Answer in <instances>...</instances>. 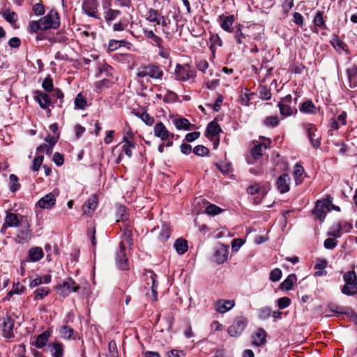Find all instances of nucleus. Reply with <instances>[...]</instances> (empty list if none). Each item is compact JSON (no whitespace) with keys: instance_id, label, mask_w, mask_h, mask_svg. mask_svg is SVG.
Masks as SVG:
<instances>
[{"instance_id":"obj_1","label":"nucleus","mask_w":357,"mask_h":357,"mask_svg":"<svg viewBox=\"0 0 357 357\" xmlns=\"http://www.w3.org/2000/svg\"><path fill=\"white\" fill-rule=\"evenodd\" d=\"M40 20V24H43V31L57 29L61 25L60 15L54 9H51L46 15Z\"/></svg>"},{"instance_id":"obj_2","label":"nucleus","mask_w":357,"mask_h":357,"mask_svg":"<svg viewBox=\"0 0 357 357\" xmlns=\"http://www.w3.org/2000/svg\"><path fill=\"white\" fill-rule=\"evenodd\" d=\"M137 76L140 78L149 77L151 79L161 80L163 76V70L156 65H147L137 70Z\"/></svg>"},{"instance_id":"obj_3","label":"nucleus","mask_w":357,"mask_h":357,"mask_svg":"<svg viewBox=\"0 0 357 357\" xmlns=\"http://www.w3.org/2000/svg\"><path fill=\"white\" fill-rule=\"evenodd\" d=\"M17 227L19 229L17 231L16 237L18 239V242L22 243L28 242L32 237L29 220L25 217H22V222Z\"/></svg>"},{"instance_id":"obj_4","label":"nucleus","mask_w":357,"mask_h":357,"mask_svg":"<svg viewBox=\"0 0 357 357\" xmlns=\"http://www.w3.org/2000/svg\"><path fill=\"white\" fill-rule=\"evenodd\" d=\"M79 289V286L71 278L63 280L56 287V293L63 296H68L71 292H76Z\"/></svg>"},{"instance_id":"obj_5","label":"nucleus","mask_w":357,"mask_h":357,"mask_svg":"<svg viewBox=\"0 0 357 357\" xmlns=\"http://www.w3.org/2000/svg\"><path fill=\"white\" fill-rule=\"evenodd\" d=\"M22 217L20 215L21 219H19V215L17 213L8 212L4 218V222L1 228L0 232L3 235L9 234L7 231L8 227H17L22 222Z\"/></svg>"},{"instance_id":"obj_6","label":"nucleus","mask_w":357,"mask_h":357,"mask_svg":"<svg viewBox=\"0 0 357 357\" xmlns=\"http://www.w3.org/2000/svg\"><path fill=\"white\" fill-rule=\"evenodd\" d=\"M292 102V97L291 95H287L281 98L278 102V106L280 109V113L283 117H288L294 113L297 112L295 107L291 106Z\"/></svg>"},{"instance_id":"obj_7","label":"nucleus","mask_w":357,"mask_h":357,"mask_svg":"<svg viewBox=\"0 0 357 357\" xmlns=\"http://www.w3.org/2000/svg\"><path fill=\"white\" fill-rule=\"evenodd\" d=\"M175 75L177 80L185 82L194 76V71L189 64H177Z\"/></svg>"},{"instance_id":"obj_8","label":"nucleus","mask_w":357,"mask_h":357,"mask_svg":"<svg viewBox=\"0 0 357 357\" xmlns=\"http://www.w3.org/2000/svg\"><path fill=\"white\" fill-rule=\"evenodd\" d=\"M14 324L15 320L9 316L3 317L1 320L0 328L3 337L10 339L15 337L13 333Z\"/></svg>"},{"instance_id":"obj_9","label":"nucleus","mask_w":357,"mask_h":357,"mask_svg":"<svg viewBox=\"0 0 357 357\" xmlns=\"http://www.w3.org/2000/svg\"><path fill=\"white\" fill-rule=\"evenodd\" d=\"M247 325V320L243 317H238L234 321L233 324L229 327L228 333L232 337L240 335Z\"/></svg>"},{"instance_id":"obj_10","label":"nucleus","mask_w":357,"mask_h":357,"mask_svg":"<svg viewBox=\"0 0 357 357\" xmlns=\"http://www.w3.org/2000/svg\"><path fill=\"white\" fill-rule=\"evenodd\" d=\"M304 128L307 132L309 140L314 148H318L320 145L321 135L317 132V129L312 123H306Z\"/></svg>"},{"instance_id":"obj_11","label":"nucleus","mask_w":357,"mask_h":357,"mask_svg":"<svg viewBox=\"0 0 357 357\" xmlns=\"http://www.w3.org/2000/svg\"><path fill=\"white\" fill-rule=\"evenodd\" d=\"M228 254V246L219 243L214 249L213 260L217 264H222L227 261Z\"/></svg>"},{"instance_id":"obj_12","label":"nucleus","mask_w":357,"mask_h":357,"mask_svg":"<svg viewBox=\"0 0 357 357\" xmlns=\"http://www.w3.org/2000/svg\"><path fill=\"white\" fill-rule=\"evenodd\" d=\"M154 135L160 138L162 141L169 139V137L174 139V134L171 133L162 122H158L153 128Z\"/></svg>"},{"instance_id":"obj_13","label":"nucleus","mask_w":357,"mask_h":357,"mask_svg":"<svg viewBox=\"0 0 357 357\" xmlns=\"http://www.w3.org/2000/svg\"><path fill=\"white\" fill-rule=\"evenodd\" d=\"M98 3L97 0H84L82 4V9L89 17L98 18Z\"/></svg>"},{"instance_id":"obj_14","label":"nucleus","mask_w":357,"mask_h":357,"mask_svg":"<svg viewBox=\"0 0 357 357\" xmlns=\"http://www.w3.org/2000/svg\"><path fill=\"white\" fill-rule=\"evenodd\" d=\"M235 304L234 300L220 299L215 303V309L218 313L224 314L231 310Z\"/></svg>"},{"instance_id":"obj_15","label":"nucleus","mask_w":357,"mask_h":357,"mask_svg":"<svg viewBox=\"0 0 357 357\" xmlns=\"http://www.w3.org/2000/svg\"><path fill=\"white\" fill-rule=\"evenodd\" d=\"M328 205L329 201L328 200H319L316 202L314 213L320 220H323L325 218L327 211H329Z\"/></svg>"},{"instance_id":"obj_16","label":"nucleus","mask_w":357,"mask_h":357,"mask_svg":"<svg viewBox=\"0 0 357 357\" xmlns=\"http://www.w3.org/2000/svg\"><path fill=\"white\" fill-rule=\"evenodd\" d=\"M291 178L287 174H283L278 177L276 186L280 193L284 194L289 191Z\"/></svg>"},{"instance_id":"obj_17","label":"nucleus","mask_w":357,"mask_h":357,"mask_svg":"<svg viewBox=\"0 0 357 357\" xmlns=\"http://www.w3.org/2000/svg\"><path fill=\"white\" fill-rule=\"evenodd\" d=\"M98 205V198L97 196L95 195H93L91 197H90L87 201L82 206V209L84 211V213L90 216L91 215L95 209L96 208Z\"/></svg>"},{"instance_id":"obj_18","label":"nucleus","mask_w":357,"mask_h":357,"mask_svg":"<svg viewBox=\"0 0 357 357\" xmlns=\"http://www.w3.org/2000/svg\"><path fill=\"white\" fill-rule=\"evenodd\" d=\"M35 100L43 109L48 108L52 104L50 96L47 93L39 91H36Z\"/></svg>"},{"instance_id":"obj_19","label":"nucleus","mask_w":357,"mask_h":357,"mask_svg":"<svg viewBox=\"0 0 357 357\" xmlns=\"http://www.w3.org/2000/svg\"><path fill=\"white\" fill-rule=\"evenodd\" d=\"M235 21V17L233 15L219 17V22L221 28L227 32L231 33L233 31L232 25Z\"/></svg>"},{"instance_id":"obj_20","label":"nucleus","mask_w":357,"mask_h":357,"mask_svg":"<svg viewBox=\"0 0 357 357\" xmlns=\"http://www.w3.org/2000/svg\"><path fill=\"white\" fill-rule=\"evenodd\" d=\"M56 199L53 193H49L38 200L37 204L42 208L50 209L55 204Z\"/></svg>"},{"instance_id":"obj_21","label":"nucleus","mask_w":357,"mask_h":357,"mask_svg":"<svg viewBox=\"0 0 357 357\" xmlns=\"http://www.w3.org/2000/svg\"><path fill=\"white\" fill-rule=\"evenodd\" d=\"M43 257V250L40 247H33L29 250L26 261L36 262Z\"/></svg>"},{"instance_id":"obj_22","label":"nucleus","mask_w":357,"mask_h":357,"mask_svg":"<svg viewBox=\"0 0 357 357\" xmlns=\"http://www.w3.org/2000/svg\"><path fill=\"white\" fill-rule=\"evenodd\" d=\"M116 262L117 266L122 269L126 270L128 268V259L126 257V249L119 248V250L116 253Z\"/></svg>"},{"instance_id":"obj_23","label":"nucleus","mask_w":357,"mask_h":357,"mask_svg":"<svg viewBox=\"0 0 357 357\" xmlns=\"http://www.w3.org/2000/svg\"><path fill=\"white\" fill-rule=\"evenodd\" d=\"M266 333L262 328H258L252 336V344L256 347L263 345L266 342Z\"/></svg>"},{"instance_id":"obj_24","label":"nucleus","mask_w":357,"mask_h":357,"mask_svg":"<svg viewBox=\"0 0 357 357\" xmlns=\"http://www.w3.org/2000/svg\"><path fill=\"white\" fill-rule=\"evenodd\" d=\"M48 348L52 357H63L64 346L58 342H54L48 344Z\"/></svg>"},{"instance_id":"obj_25","label":"nucleus","mask_w":357,"mask_h":357,"mask_svg":"<svg viewBox=\"0 0 357 357\" xmlns=\"http://www.w3.org/2000/svg\"><path fill=\"white\" fill-rule=\"evenodd\" d=\"M299 110L303 114H314L317 113V108L312 100H307L301 104Z\"/></svg>"},{"instance_id":"obj_26","label":"nucleus","mask_w":357,"mask_h":357,"mask_svg":"<svg viewBox=\"0 0 357 357\" xmlns=\"http://www.w3.org/2000/svg\"><path fill=\"white\" fill-rule=\"evenodd\" d=\"M52 335V331L51 330H47L45 332L42 333L41 334H39L36 337V340L35 342V346L38 349H41L43 347H45L48 342L50 336Z\"/></svg>"},{"instance_id":"obj_27","label":"nucleus","mask_w":357,"mask_h":357,"mask_svg":"<svg viewBox=\"0 0 357 357\" xmlns=\"http://www.w3.org/2000/svg\"><path fill=\"white\" fill-rule=\"evenodd\" d=\"M347 74L350 87L357 86V66L354 65L347 68Z\"/></svg>"},{"instance_id":"obj_28","label":"nucleus","mask_w":357,"mask_h":357,"mask_svg":"<svg viewBox=\"0 0 357 357\" xmlns=\"http://www.w3.org/2000/svg\"><path fill=\"white\" fill-rule=\"evenodd\" d=\"M173 122L177 130H190L192 129V125L185 118L175 119Z\"/></svg>"},{"instance_id":"obj_29","label":"nucleus","mask_w":357,"mask_h":357,"mask_svg":"<svg viewBox=\"0 0 357 357\" xmlns=\"http://www.w3.org/2000/svg\"><path fill=\"white\" fill-rule=\"evenodd\" d=\"M121 144H123L121 153H124L128 158H131L132 155V150L135 148V143L128 141L126 138H123Z\"/></svg>"},{"instance_id":"obj_30","label":"nucleus","mask_w":357,"mask_h":357,"mask_svg":"<svg viewBox=\"0 0 357 357\" xmlns=\"http://www.w3.org/2000/svg\"><path fill=\"white\" fill-rule=\"evenodd\" d=\"M209 42V48L213 53H214L216 51L218 47H221L222 45V39L217 33H211Z\"/></svg>"},{"instance_id":"obj_31","label":"nucleus","mask_w":357,"mask_h":357,"mask_svg":"<svg viewBox=\"0 0 357 357\" xmlns=\"http://www.w3.org/2000/svg\"><path fill=\"white\" fill-rule=\"evenodd\" d=\"M161 13L152 8H149L146 13V20L149 22L155 23L156 24L160 20Z\"/></svg>"},{"instance_id":"obj_32","label":"nucleus","mask_w":357,"mask_h":357,"mask_svg":"<svg viewBox=\"0 0 357 357\" xmlns=\"http://www.w3.org/2000/svg\"><path fill=\"white\" fill-rule=\"evenodd\" d=\"M331 44L337 52L347 51V45L336 35L331 39Z\"/></svg>"},{"instance_id":"obj_33","label":"nucleus","mask_w":357,"mask_h":357,"mask_svg":"<svg viewBox=\"0 0 357 357\" xmlns=\"http://www.w3.org/2000/svg\"><path fill=\"white\" fill-rule=\"evenodd\" d=\"M144 277L148 286H158V282L156 281L157 275L153 271L146 270Z\"/></svg>"},{"instance_id":"obj_34","label":"nucleus","mask_w":357,"mask_h":357,"mask_svg":"<svg viewBox=\"0 0 357 357\" xmlns=\"http://www.w3.org/2000/svg\"><path fill=\"white\" fill-rule=\"evenodd\" d=\"M176 252L179 255H183L188 249V243L182 238L177 239L174 245Z\"/></svg>"},{"instance_id":"obj_35","label":"nucleus","mask_w":357,"mask_h":357,"mask_svg":"<svg viewBox=\"0 0 357 357\" xmlns=\"http://www.w3.org/2000/svg\"><path fill=\"white\" fill-rule=\"evenodd\" d=\"M303 172V167L298 163L296 164L294 168L293 174L296 185H300L303 182L302 175Z\"/></svg>"},{"instance_id":"obj_36","label":"nucleus","mask_w":357,"mask_h":357,"mask_svg":"<svg viewBox=\"0 0 357 357\" xmlns=\"http://www.w3.org/2000/svg\"><path fill=\"white\" fill-rule=\"evenodd\" d=\"M170 234V227L167 224H163L158 236V241L162 243L165 242L169 238Z\"/></svg>"},{"instance_id":"obj_37","label":"nucleus","mask_w":357,"mask_h":357,"mask_svg":"<svg viewBox=\"0 0 357 357\" xmlns=\"http://www.w3.org/2000/svg\"><path fill=\"white\" fill-rule=\"evenodd\" d=\"M143 32L147 38L152 40L153 43L158 47H160L162 45V40L159 36H156L153 31L147 30L144 29Z\"/></svg>"},{"instance_id":"obj_38","label":"nucleus","mask_w":357,"mask_h":357,"mask_svg":"<svg viewBox=\"0 0 357 357\" xmlns=\"http://www.w3.org/2000/svg\"><path fill=\"white\" fill-rule=\"evenodd\" d=\"M266 149V145L261 143L254 146L251 154L255 159H259L263 155L264 151Z\"/></svg>"},{"instance_id":"obj_39","label":"nucleus","mask_w":357,"mask_h":357,"mask_svg":"<svg viewBox=\"0 0 357 357\" xmlns=\"http://www.w3.org/2000/svg\"><path fill=\"white\" fill-rule=\"evenodd\" d=\"M9 189L12 192H15L20 190L21 185L19 183L18 177L15 174H11L9 176Z\"/></svg>"},{"instance_id":"obj_40","label":"nucleus","mask_w":357,"mask_h":357,"mask_svg":"<svg viewBox=\"0 0 357 357\" xmlns=\"http://www.w3.org/2000/svg\"><path fill=\"white\" fill-rule=\"evenodd\" d=\"M296 280L294 274L289 275L281 284L280 288L287 291L291 289L294 283Z\"/></svg>"},{"instance_id":"obj_41","label":"nucleus","mask_w":357,"mask_h":357,"mask_svg":"<svg viewBox=\"0 0 357 357\" xmlns=\"http://www.w3.org/2000/svg\"><path fill=\"white\" fill-rule=\"evenodd\" d=\"M342 293L347 296H353L357 294V285L355 284L345 283L342 287Z\"/></svg>"},{"instance_id":"obj_42","label":"nucleus","mask_w":357,"mask_h":357,"mask_svg":"<svg viewBox=\"0 0 357 357\" xmlns=\"http://www.w3.org/2000/svg\"><path fill=\"white\" fill-rule=\"evenodd\" d=\"M221 131V128L215 121L210 122L206 128V132L212 136H215Z\"/></svg>"},{"instance_id":"obj_43","label":"nucleus","mask_w":357,"mask_h":357,"mask_svg":"<svg viewBox=\"0 0 357 357\" xmlns=\"http://www.w3.org/2000/svg\"><path fill=\"white\" fill-rule=\"evenodd\" d=\"M86 105V98L81 93H78L75 99V108L84 109Z\"/></svg>"},{"instance_id":"obj_44","label":"nucleus","mask_w":357,"mask_h":357,"mask_svg":"<svg viewBox=\"0 0 357 357\" xmlns=\"http://www.w3.org/2000/svg\"><path fill=\"white\" fill-rule=\"evenodd\" d=\"M40 20H33L29 22L27 29L29 33H37L39 30L43 31V24H40Z\"/></svg>"},{"instance_id":"obj_45","label":"nucleus","mask_w":357,"mask_h":357,"mask_svg":"<svg viewBox=\"0 0 357 357\" xmlns=\"http://www.w3.org/2000/svg\"><path fill=\"white\" fill-rule=\"evenodd\" d=\"M121 11L116 9H109L105 15V19L107 23L116 19L120 15Z\"/></svg>"},{"instance_id":"obj_46","label":"nucleus","mask_w":357,"mask_h":357,"mask_svg":"<svg viewBox=\"0 0 357 357\" xmlns=\"http://www.w3.org/2000/svg\"><path fill=\"white\" fill-rule=\"evenodd\" d=\"M343 280L345 283L357 285V275L354 271L345 273L343 275Z\"/></svg>"},{"instance_id":"obj_47","label":"nucleus","mask_w":357,"mask_h":357,"mask_svg":"<svg viewBox=\"0 0 357 357\" xmlns=\"http://www.w3.org/2000/svg\"><path fill=\"white\" fill-rule=\"evenodd\" d=\"M50 292V288L47 287H39L34 291V298L36 300L43 299Z\"/></svg>"},{"instance_id":"obj_48","label":"nucleus","mask_w":357,"mask_h":357,"mask_svg":"<svg viewBox=\"0 0 357 357\" xmlns=\"http://www.w3.org/2000/svg\"><path fill=\"white\" fill-rule=\"evenodd\" d=\"M2 16L7 22L11 24L15 23L17 20V14L13 11H10L8 9L3 13Z\"/></svg>"},{"instance_id":"obj_49","label":"nucleus","mask_w":357,"mask_h":357,"mask_svg":"<svg viewBox=\"0 0 357 357\" xmlns=\"http://www.w3.org/2000/svg\"><path fill=\"white\" fill-rule=\"evenodd\" d=\"M129 20L127 18H122L113 25V30L115 31H123L128 25Z\"/></svg>"},{"instance_id":"obj_50","label":"nucleus","mask_w":357,"mask_h":357,"mask_svg":"<svg viewBox=\"0 0 357 357\" xmlns=\"http://www.w3.org/2000/svg\"><path fill=\"white\" fill-rule=\"evenodd\" d=\"M117 214H118V216H119L118 218V219L116 220L117 222H119L121 221L123 222H126L128 220V213H127V209H126V206H120L118 208Z\"/></svg>"},{"instance_id":"obj_51","label":"nucleus","mask_w":357,"mask_h":357,"mask_svg":"<svg viewBox=\"0 0 357 357\" xmlns=\"http://www.w3.org/2000/svg\"><path fill=\"white\" fill-rule=\"evenodd\" d=\"M132 234H122L121 241L119 243V248L126 249V245L130 246L132 244L131 238Z\"/></svg>"},{"instance_id":"obj_52","label":"nucleus","mask_w":357,"mask_h":357,"mask_svg":"<svg viewBox=\"0 0 357 357\" xmlns=\"http://www.w3.org/2000/svg\"><path fill=\"white\" fill-rule=\"evenodd\" d=\"M264 124L266 127H271V128L276 127L279 124V119L277 116H268L264 119Z\"/></svg>"},{"instance_id":"obj_53","label":"nucleus","mask_w":357,"mask_h":357,"mask_svg":"<svg viewBox=\"0 0 357 357\" xmlns=\"http://www.w3.org/2000/svg\"><path fill=\"white\" fill-rule=\"evenodd\" d=\"M234 37L238 44H242L248 37V35L242 32L241 25H239L235 31Z\"/></svg>"},{"instance_id":"obj_54","label":"nucleus","mask_w":357,"mask_h":357,"mask_svg":"<svg viewBox=\"0 0 357 357\" xmlns=\"http://www.w3.org/2000/svg\"><path fill=\"white\" fill-rule=\"evenodd\" d=\"M314 26L319 27H325V21L323 17V12L317 11L313 19Z\"/></svg>"},{"instance_id":"obj_55","label":"nucleus","mask_w":357,"mask_h":357,"mask_svg":"<svg viewBox=\"0 0 357 357\" xmlns=\"http://www.w3.org/2000/svg\"><path fill=\"white\" fill-rule=\"evenodd\" d=\"M60 334L63 338L69 340L73 334V329L68 326H62L60 328Z\"/></svg>"},{"instance_id":"obj_56","label":"nucleus","mask_w":357,"mask_h":357,"mask_svg":"<svg viewBox=\"0 0 357 357\" xmlns=\"http://www.w3.org/2000/svg\"><path fill=\"white\" fill-rule=\"evenodd\" d=\"M222 211V208L215 204H209L206 206L205 212L209 215H215L220 214Z\"/></svg>"},{"instance_id":"obj_57","label":"nucleus","mask_w":357,"mask_h":357,"mask_svg":"<svg viewBox=\"0 0 357 357\" xmlns=\"http://www.w3.org/2000/svg\"><path fill=\"white\" fill-rule=\"evenodd\" d=\"M282 275V271L278 268H275L271 271L269 279L272 282H278L281 279Z\"/></svg>"},{"instance_id":"obj_58","label":"nucleus","mask_w":357,"mask_h":357,"mask_svg":"<svg viewBox=\"0 0 357 357\" xmlns=\"http://www.w3.org/2000/svg\"><path fill=\"white\" fill-rule=\"evenodd\" d=\"M53 86H54L53 81H52V78L50 77V75H48L43 80V84H42V87L45 91L50 92L54 90Z\"/></svg>"},{"instance_id":"obj_59","label":"nucleus","mask_w":357,"mask_h":357,"mask_svg":"<svg viewBox=\"0 0 357 357\" xmlns=\"http://www.w3.org/2000/svg\"><path fill=\"white\" fill-rule=\"evenodd\" d=\"M139 118L146 125L149 126H152L155 121L154 117L150 116L146 112H143Z\"/></svg>"},{"instance_id":"obj_60","label":"nucleus","mask_w":357,"mask_h":357,"mask_svg":"<svg viewBox=\"0 0 357 357\" xmlns=\"http://www.w3.org/2000/svg\"><path fill=\"white\" fill-rule=\"evenodd\" d=\"M193 152L198 156H205L208 154L209 150L204 146L197 145L194 148Z\"/></svg>"},{"instance_id":"obj_61","label":"nucleus","mask_w":357,"mask_h":357,"mask_svg":"<svg viewBox=\"0 0 357 357\" xmlns=\"http://www.w3.org/2000/svg\"><path fill=\"white\" fill-rule=\"evenodd\" d=\"M33 13L37 16L43 15L45 13V6L43 3L38 2L35 3L32 8Z\"/></svg>"},{"instance_id":"obj_62","label":"nucleus","mask_w":357,"mask_h":357,"mask_svg":"<svg viewBox=\"0 0 357 357\" xmlns=\"http://www.w3.org/2000/svg\"><path fill=\"white\" fill-rule=\"evenodd\" d=\"M43 159H44V157L43 155H38L33 159V160L32 162V165H31V169L33 172H37L39 170V169L43 163Z\"/></svg>"},{"instance_id":"obj_63","label":"nucleus","mask_w":357,"mask_h":357,"mask_svg":"<svg viewBox=\"0 0 357 357\" xmlns=\"http://www.w3.org/2000/svg\"><path fill=\"white\" fill-rule=\"evenodd\" d=\"M294 6V0H283L282 8L283 13L285 16L287 15L289 10L292 8Z\"/></svg>"},{"instance_id":"obj_64","label":"nucleus","mask_w":357,"mask_h":357,"mask_svg":"<svg viewBox=\"0 0 357 357\" xmlns=\"http://www.w3.org/2000/svg\"><path fill=\"white\" fill-rule=\"evenodd\" d=\"M259 98L262 100H270L271 98V93L266 87L263 86L259 89Z\"/></svg>"}]
</instances>
